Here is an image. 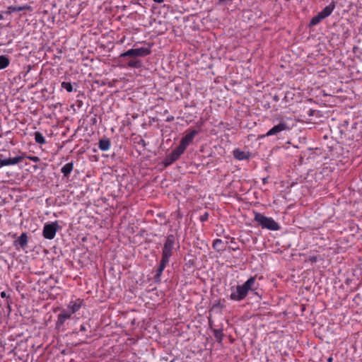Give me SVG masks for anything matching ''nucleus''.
Instances as JSON below:
<instances>
[{
  "label": "nucleus",
  "mask_w": 362,
  "mask_h": 362,
  "mask_svg": "<svg viewBox=\"0 0 362 362\" xmlns=\"http://www.w3.org/2000/svg\"><path fill=\"white\" fill-rule=\"evenodd\" d=\"M170 260L161 258L159 267L156 270V274L154 276L155 281L158 282L160 281L163 272L164 271L166 265L168 264Z\"/></svg>",
  "instance_id": "nucleus-10"
},
{
  "label": "nucleus",
  "mask_w": 362,
  "mask_h": 362,
  "mask_svg": "<svg viewBox=\"0 0 362 362\" xmlns=\"http://www.w3.org/2000/svg\"><path fill=\"white\" fill-rule=\"evenodd\" d=\"M170 260L161 258L159 267L156 270V274L154 276L155 281L158 282L160 281L163 272L164 271L166 265L168 264Z\"/></svg>",
  "instance_id": "nucleus-11"
},
{
  "label": "nucleus",
  "mask_w": 362,
  "mask_h": 362,
  "mask_svg": "<svg viewBox=\"0 0 362 362\" xmlns=\"http://www.w3.org/2000/svg\"><path fill=\"white\" fill-rule=\"evenodd\" d=\"M82 305V300L81 299H76V300H71L69 302L67 306V309L71 313L74 314L80 310Z\"/></svg>",
  "instance_id": "nucleus-13"
},
{
  "label": "nucleus",
  "mask_w": 362,
  "mask_h": 362,
  "mask_svg": "<svg viewBox=\"0 0 362 362\" xmlns=\"http://www.w3.org/2000/svg\"><path fill=\"white\" fill-rule=\"evenodd\" d=\"M255 221L262 228L270 230H278L280 226L272 218L265 216L260 213H256Z\"/></svg>",
  "instance_id": "nucleus-2"
},
{
  "label": "nucleus",
  "mask_w": 362,
  "mask_h": 362,
  "mask_svg": "<svg viewBox=\"0 0 362 362\" xmlns=\"http://www.w3.org/2000/svg\"><path fill=\"white\" fill-rule=\"evenodd\" d=\"M61 86L62 88H64L67 92H72L73 91V86L70 82H62L61 84Z\"/></svg>",
  "instance_id": "nucleus-23"
},
{
  "label": "nucleus",
  "mask_w": 362,
  "mask_h": 362,
  "mask_svg": "<svg viewBox=\"0 0 362 362\" xmlns=\"http://www.w3.org/2000/svg\"><path fill=\"white\" fill-rule=\"evenodd\" d=\"M0 296L2 298H5L7 297L6 293L5 291L1 292Z\"/></svg>",
  "instance_id": "nucleus-27"
},
{
  "label": "nucleus",
  "mask_w": 362,
  "mask_h": 362,
  "mask_svg": "<svg viewBox=\"0 0 362 362\" xmlns=\"http://www.w3.org/2000/svg\"><path fill=\"white\" fill-rule=\"evenodd\" d=\"M60 229L57 221L50 223H45L43 227L42 235L45 239L52 240L54 238L57 232Z\"/></svg>",
  "instance_id": "nucleus-4"
},
{
  "label": "nucleus",
  "mask_w": 362,
  "mask_h": 362,
  "mask_svg": "<svg viewBox=\"0 0 362 362\" xmlns=\"http://www.w3.org/2000/svg\"><path fill=\"white\" fill-rule=\"evenodd\" d=\"M25 158H26L29 159L30 160L35 162V163H38L40 161V158L37 156H26L25 155Z\"/></svg>",
  "instance_id": "nucleus-25"
},
{
  "label": "nucleus",
  "mask_w": 362,
  "mask_h": 362,
  "mask_svg": "<svg viewBox=\"0 0 362 362\" xmlns=\"http://www.w3.org/2000/svg\"><path fill=\"white\" fill-rule=\"evenodd\" d=\"M25 154L22 153L21 155L8 158H2V155L0 156V168L7 165H14L19 163L23 158H25Z\"/></svg>",
  "instance_id": "nucleus-6"
},
{
  "label": "nucleus",
  "mask_w": 362,
  "mask_h": 362,
  "mask_svg": "<svg viewBox=\"0 0 362 362\" xmlns=\"http://www.w3.org/2000/svg\"><path fill=\"white\" fill-rule=\"evenodd\" d=\"M175 243V238L173 235H168L166 237L162 250L161 258L170 260L171 256L173 255V250L174 249Z\"/></svg>",
  "instance_id": "nucleus-3"
},
{
  "label": "nucleus",
  "mask_w": 362,
  "mask_h": 362,
  "mask_svg": "<svg viewBox=\"0 0 362 362\" xmlns=\"http://www.w3.org/2000/svg\"><path fill=\"white\" fill-rule=\"evenodd\" d=\"M197 133L198 132L197 130H192L190 132L187 133L184 137L182 138L179 145H180L183 148L186 149L187 147L193 141L194 136L197 134Z\"/></svg>",
  "instance_id": "nucleus-9"
},
{
  "label": "nucleus",
  "mask_w": 362,
  "mask_h": 362,
  "mask_svg": "<svg viewBox=\"0 0 362 362\" xmlns=\"http://www.w3.org/2000/svg\"><path fill=\"white\" fill-rule=\"evenodd\" d=\"M128 66L132 68H140L141 62L140 60L132 59L128 63Z\"/></svg>",
  "instance_id": "nucleus-22"
},
{
  "label": "nucleus",
  "mask_w": 362,
  "mask_h": 362,
  "mask_svg": "<svg viewBox=\"0 0 362 362\" xmlns=\"http://www.w3.org/2000/svg\"><path fill=\"white\" fill-rule=\"evenodd\" d=\"M185 151V149L179 145L167 156L166 160L168 161V163L170 164L177 160Z\"/></svg>",
  "instance_id": "nucleus-8"
},
{
  "label": "nucleus",
  "mask_w": 362,
  "mask_h": 362,
  "mask_svg": "<svg viewBox=\"0 0 362 362\" xmlns=\"http://www.w3.org/2000/svg\"><path fill=\"white\" fill-rule=\"evenodd\" d=\"M110 146V141L108 139H100L99 141L98 147L103 151H108Z\"/></svg>",
  "instance_id": "nucleus-17"
},
{
  "label": "nucleus",
  "mask_w": 362,
  "mask_h": 362,
  "mask_svg": "<svg viewBox=\"0 0 362 362\" xmlns=\"http://www.w3.org/2000/svg\"><path fill=\"white\" fill-rule=\"evenodd\" d=\"M73 314L66 308L63 310L61 313L59 314L57 321V327L62 326L66 320L69 319Z\"/></svg>",
  "instance_id": "nucleus-12"
},
{
  "label": "nucleus",
  "mask_w": 362,
  "mask_h": 362,
  "mask_svg": "<svg viewBox=\"0 0 362 362\" xmlns=\"http://www.w3.org/2000/svg\"><path fill=\"white\" fill-rule=\"evenodd\" d=\"M8 58L4 55L0 56V70L6 69L9 65Z\"/></svg>",
  "instance_id": "nucleus-19"
},
{
  "label": "nucleus",
  "mask_w": 362,
  "mask_h": 362,
  "mask_svg": "<svg viewBox=\"0 0 362 362\" xmlns=\"http://www.w3.org/2000/svg\"><path fill=\"white\" fill-rule=\"evenodd\" d=\"M151 50L148 47H139L136 49H130L120 54V57H145L150 54Z\"/></svg>",
  "instance_id": "nucleus-5"
},
{
  "label": "nucleus",
  "mask_w": 362,
  "mask_h": 362,
  "mask_svg": "<svg viewBox=\"0 0 362 362\" xmlns=\"http://www.w3.org/2000/svg\"><path fill=\"white\" fill-rule=\"evenodd\" d=\"M74 164L73 163H68L65 164L61 169L62 173L64 177H67L73 170Z\"/></svg>",
  "instance_id": "nucleus-16"
},
{
  "label": "nucleus",
  "mask_w": 362,
  "mask_h": 362,
  "mask_svg": "<svg viewBox=\"0 0 362 362\" xmlns=\"http://www.w3.org/2000/svg\"><path fill=\"white\" fill-rule=\"evenodd\" d=\"M289 127H288L287 124L284 122H281L277 125H275L272 129H270L264 135V136H271L274 135H276L279 133L288 130Z\"/></svg>",
  "instance_id": "nucleus-7"
},
{
  "label": "nucleus",
  "mask_w": 362,
  "mask_h": 362,
  "mask_svg": "<svg viewBox=\"0 0 362 362\" xmlns=\"http://www.w3.org/2000/svg\"><path fill=\"white\" fill-rule=\"evenodd\" d=\"M16 243L20 245L21 247L26 246L28 244V236L26 233H22L16 240Z\"/></svg>",
  "instance_id": "nucleus-18"
},
{
  "label": "nucleus",
  "mask_w": 362,
  "mask_h": 362,
  "mask_svg": "<svg viewBox=\"0 0 362 362\" xmlns=\"http://www.w3.org/2000/svg\"><path fill=\"white\" fill-rule=\"evenodd\" d=\"M257 287L256 277L251 276L243 284L230 288V299L234 301H241L247 297L250 291H255Z\"/></svg>",
  "instance_id": "nucleus-1"
},
{
  "label": "nucleus",
  "mask_w": 362,
  "mask_h": 362,
  "mask_svg": "<svg viewBox=\"0 0 362 362\" xmlns=\"http://www.w3.org/2000/svg\"><path fill=\"white\" fill-rule=\"evenodd\" d=\"M86 327L85 325H81V327H80V331L81 332H85L86 331Z\"/></svg>",
  "instance_id": "nucleus-26"
},
{
  "label": "nucleus",
  "mask_w": 362,
  "mask_h": 362,
  "mask_svg": "<svg viewBox=\"0 0 362 362\" xmlns=\"http://www.w3.org/2000/svg\"><path fill=\"white\" fill-rule=\"evenodd\" d=\"M155 3L161 4L164 1V0H153Z\"/></svg>",
  "instance_id": "nucleus-28"
},
{
  "label": "nucleus",
  "mask_w": 362,
  "mask_h": 362,
  "mask_svg": "<svg viewBox=\"0 0 362 362\" xmlns=\"http://www.w3.org/2000/svg\"><path fill=\"white\" fill-rule=\"evenodd\" d=\"M335 8L334 4L332 2L327 6L322 11L318 13L324 19L331 15Z\"/></svg>",
  "instance_id": "nucleus-14"
},
{
  "label": "nucleus",
  "mask_w": 362,
  "mask_h": 362,
  "mask_svg": "<svg viewBox=\"0 0 362 362\" xmlns=\"http://www.w3.org/2000/svg\"><path fill=\"white\" fill-rule=\"evenodd\" d=\"M233 156L235 158L239 160H246L249 158V153L245 151L240 150L239 148H235L233 151Z\"/></svg>",
  "instance_id": "nucleus-15"
},
{
  "label": "nucleus",
  "mask_w": 362,
  "mask_h": 362,
  "mask_svg": "<svg viewBox=\"0 0 362 362\" xmlns=\"http://www.w3.org/2000/svg\"><path fill=\"white\" fill-rule=\"evenodd\" d=\"M34 135H35V140L37 144H44L46 143V140H45V137L40 132H35Z\"/></svg>",
  "instance_id": "nucleus-20"
},
{
  "label": "nucleus",
  "mask_w": 362,
  "mask_h": 362,
  "mask_svg": "<svg viewBox=\"0 0 362 362\" xmlns=\"http://www.w3.org/2000/svg\"><path fill=\"white\" fill-rule=\"evenodd\" d=\"M207 218V214L204 215L202 218V221H205L206 220Z\"/></svg>",
  "instance_id": "nucleus-29"
},
{
  "label": "nucleus",
  "mask_w": 362,
  "mask_h": 362,
  "mask_svg": "<svg viewBox=\"0 0 362 362\" xmlns=\"http://www.w3.org/2000/svg\"><path fill=\"white\" fill-rule=\"evenodd\" d=\"M223 244V241L220 239H216L213 242V247L216 250H220L221 245Z\"/></svg>",
  "instance_id": "nucleus-24"
},
{
  "label": "nucleus",
  "mask_w": 362,
  "mask_h": 362,
  "mask_svg": "<svg viewBox=\"0 0 362 362\" xmlns=\"http://www.w3.org/2000/svg\"><path fill=\"white\" fill-rule=\"evenodd\" d=\"M324 18L318 13L317 16L312 18L310 22V26H315L317 25Z\"/></svg>",
  "instance_id": "nucleus-21"
},
{
  "label": "nucleus",
  "mask_w": 362,
  "mask_h": 362,
  "mask_svg": "<svg viewBox=\"0 0 362 362\" xmlns=\"http://www.w3.org/2000/svg\"><path fill=\"white\" fill-rule=\"evenodd\" d=\"M327 361H328V362H332V357H329V358L327 359Z\"/></svg>",
  "instance_id": "nucleus-30"
}]
</instances>
